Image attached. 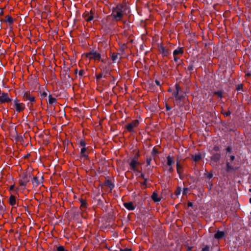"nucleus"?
<instances>
[{
	"label": "nucleus",
	"instance_id": "1",
	"mask_svg": "<svg viewBox=\"0 0 251 251\" xmlns=\"http://www.w3.org/2000/svg\"><path fill=\"white\" fill-rule=\"evenodd\" d=\"M126 9V5L121 3L117 4L115 7H113L111 14L113 21L116 22L122 21Z\"/></svg>",
	"mask_w": 251,
	"mask_h": 251
},
{
	"label": "nucleus",
	"instance_id": "2",
	"mask_svg": "<svg viewBox=\"0 0 251 251\" xmlns=\"http://www.w3.org/2000/svg\"><path fill=\"white\" fill-rule=\"evenodd\" d=\"M31 177V174L30 172H25L21 176V178L19 180V183L20 186L25 188L27 183L30 181Z\"/></svg>",
	"mask_w": 251,
	"mask_h": 251
},
{
	"label": "nucleus",
	"instance_id": "3",
	"mask_svg": "<svg viewBox=\"0 0 251 251\" xmlns=\"http://www.w3.org/2000/svg\"><path fill=\"white\" fill-rule=\"evenodd\" d=\"M23 99L24 101L28 100L30 102V103L29 102L27 103V106L30 109L32 105V103L35 101V97L31 95L29 91H25L23 93Z\"/></svg>",
	"mask_w": 251,
	"mask_h": 251
},
{
	"label": "nucleus",
	"instance_id": "4",
	"mask_svg": "<svg viewBox=\"0 0 251 251\" xmlns=\"http://www.w3.org/2000/svg\"><path fill=\"white\" fill-rule=\"evenodd\" d=\"M61 79L62 83L67 87L71 86V82L73 80L69 73H61Z\"/></svg>",
	"mask_w": 251,
	"mask_h": 251
},
{
	"label": "nucleus",
	"instance_id": "5",
	"mask_svg": "<svg viewBox=\"0 0 251 251\" xmlns=\"http://www.w3.org/2000/svg\"><path fill=\"white\" fill-rule=\"evenodd\" d=\"M86 56L89 58L90 59H94L99 61L101 60L102 62H104L103 60H101V55L100 53L94 50H92L90 52L86 53Z\"/></svg>",
	"mask_w": 251,
	"mask_h": 251
},
{
	"label": "nucleus",
	"instance_id": "6",
	"mask_svg": "<svg viewBox=\"0 0 251 251\" xmlns=\"http://www.w3.org/2000/svg\"><path fill=\"white\" fill-rule=\"evenodd\" d=\"M97 81H99L100 78L102 77H106L107 75L111 76V73L110 70L107 68V67L101 69V73L99 74H96Z\"/></svg>",
	"mask_w": 251,
	"mask_h": 251
},
{
	"label": "nucleus",
	"instance_id": "7",
	"mask_svg": "<svg viewBox=\"0 0 251 251\" xmlns=\"http://www.w3.org/2000/svg\"><path fill=\"white\" fill-rule=\"evenodd\" d=\"M139 124L138 120H135L132 121L131 123L128 124L126 126V128L127 130L131 133L134 132V128L137 127Z\"/></svg>",
	"mask_w": 251,
	"mask_h": 251
},
{
	"label": "nucleus",
	"instance_id": "8",
	"mask_svg": "<svg viewBox=\"0 0 251 251\" xmlns=\"http://www.w3.org/2000/svg\"><path fill=\"white\" fill-rule=\"evenodd\" d=\"M13 102L14 107L17 112H20L25 108V104L23 103H20L17 99H15Z\"/></svg>",
	"mask_w": 251,
	"mask_h": 251
},
{
	"label": "nucleus",
	"instance_id": "9",
	"mask_svg": "<svg viewBox=\"0 0 251 251\" xmlns=\"http://www.w3.org/2000/svg\"><path fill=\"white\" fill-rule=\"evenodd\" d=\"M12 100V99L9 97L7 93L2 92L1 96H0V103H8L11 102Z\"/></svg>",
	"mask_w": 251,
	"mask_h": 251
},
{
	"label": "nucleus",
	"instance_id": "10",
	"mask_svg": "<svg viewBox=\"0 0 251 251\" xmlns=\"http://www.w3.org/2000/svg\"><path fill=\"white\" fill-rule=\"evenodd\" d=\"M94 13L92 10H91L90 12L85 11L83 14V17L87 22H90L94 19Z\"/></svg>",
	"mask_w": 251,
	"mask_h": 251
},
{
	"label": "nucleus",
	"instance_id": "11",
	"mask_svg": "<svg viewBox=\"0 0 251 251\" xmlns=\"http://www.w3.org/2000/svg\"><path fill=\"white\" fill-rule=\"evenodd\" d=\"M87 148L86 147L82 148L80 152V159L85 160L89 159V156L87 151Z\"/></svg>",
	"mask_w": 251,
	"mask_h": 251
},
{
	"label": "nucleus",
	"instance_id": "12",
	"mask_svg": "<svg viewBox=\"0 0 251 251\" xmlns=\"http://www.w3.org/2000/svg\"><path fill=\"white\" fill-rule=\"evenodd\" d=\"M158 50L164 56H167L171 53V51L169 49H166L162 45L158 47Z\"/></svg>",
	"mask_w": 251,
	"mask_h": 251
},
{
	"label": "nucleus",
	"instance_id": "13",
	"mask_svg": "<svg viewBox=\"0 0 251 251\" xmlns=\"http://www.w3.org/2000/svg\"><path fill=\"white\" fill-rule=\"evenodd\" d=\"M221 154L220 153H213L210 157L211 161L214 163H218L220 160Z\"/></svg>",
	"mask_w": 251,
	"mask_h": 251
},
{
	"label": "nucleus",
	"instance_id": "14",
	"mask_svg": "<svg viewBox=\"0 0 251 251\" xmlns=\"http://www.w3.org/2000/svg\"><path fill=\"white\" fill-rule=\"evenodd\" d=\"M139 162L137 161L135 158L132 159L130 162L129 163V165L131 169L134 171H137V169L136 168V165H139Z\"/></svg>",
	"mask_w": 251,
	"mask_h": 251
},
{
	"label": "nucleus",
	"instance_id": "15",
	"mask_svg": "<svg viewBox=\"0 0 251 251\" xmlns=\"http://www.w3.org/2000/svg\"><path fill=\"white\" fill-rule=\"evenodd\" d=\"M237 169V168L233 167L232 165H230V163L227 160L226 161V172L235 171Z\"/></svg>",
	"mask_w": 251,
	"mask_h": 251
},
{
	"label": "nucleus",
	"instance_id": "16",
	"mask_svg": "<svg viewBox=\"0 0 251 251\" xmlns=\"http://www.w3.org/2000/svg\"><path fill=\"white\" fill-rule=\"evenodd\" d=\"M176 165V171H177V174L179 175V177L180 179H183V177L181 175V172H180V169L182 168V167L180 164V163L179 162L178 158H177V159Z\"/></svg>",
	"mask_w": 251,
	"mask_h": 251
},
{
	"label": "nucleus",
	"instance_id": "17",
	"mask_svg": "<svg viewBox=\"0 0 251 251\" xmlns=\"http://www.w3.org/2000/svg\"><path fill=\"white\" fill-rule=\"evenodd\" d=\"M124 205L127 210L130 211L134 210L135 208L132 202H125Z\"/></svg>",
	"mask_w": 251,
	"mask_h": 251
},
{
	"label": "nucleus",
	"instance_id": "18",
	"mask_svg": "<svg viewBox=\"0 0 251 251\" xmlns=\"http://www.w3.org/2000/svg\"><path fill=\"white\" fill-rule=\"evenodd\" d=\"M225 232L218 230L214 235V238L217 240L221 239L225 236Z\"/></svg>",
	"mask_w": 251,
	"mask_h": 251
},
{
	"label": "nucleus",
	"instance_id": "19",
	"mask_svg": "<svg viewBox=\"0 0 251 251\" xmlns=\"http://www.w3.org/2000/svg\"><path fill=\"white\" fill-rule=\"evenodd\" d=\"M42 179L43 177H42L41 179H39L38 177L35 176L33 177L32 182L34 185L38 186L42 182Z\"/></svg>",
	"mask_w": 251,
	"mask_h": 251
},
{
	"label": "nucleus",
	"instance_id": "20",
	"mask_svg": "<svg viewBox=\"0 0 251 251\" xmlns=\"http://www.w3.org/2000/svg\"><path fill=\"white\" fill-rule=\"evenodd\" d=\"M104 185L108 187L110 190H112L115 187L114 184L110 179H106L104 182Z\"/></svg>",
	"mask_w": 251,
	"mask_h": 251
},
{
	"label": "nucleus",
	"instance_id": "21",
	"mask_svg": "<svg viewBox=\"0 0 251 251\" xmlns=\"http://www.w3.org/2000/svg\"><path fill=\"white\" fill-rule=\"evenodd\" d=\"M9 204L12 206H14L16 204V198L14 195H11L10 196L9 199Z\"/></svg>",
	"mask_w": 251,
	"mask_h": 251
},
{
	"label": "nucleus",
	"instance_id": "22",
	"mask_svg": "<svg viewBox=\"0 0 251 251\" xmlns=\"http://www.w3.org/2000/svg\"><path fill=\"white\" fill-rule=\"evenodd\" d=\"M183 53V50L182 48H178L175 50L173 52L174 56H176L178 54H182Z\"/></svg>",
	"mask_w": 251,
	"mask_h": 251
},
{
	"label": "nucleus",
	"instance_id": "23",
	"mask_svg": "<svg viewBox=\"0 0 251 251\" xmlns=\"http://www.w3.org/2000/svg\"><path fill=\"white\" fill-rule=\"evenodd\" d=\"M151 199L154 202H159L160 201L161 199L158 198V194L155 192H154L151 195Z\"/></svg>",
	"mask_w": 251,
	"mask_h": 251
},
{
	"label": "nucleus",
	"instance_id": "24",
	"mask_svg": "<svg viewBox=\"0 0 251 251\" xmlns=\"http://www.w3.org/2000/svg\"><path fill=\"white\" fill-rule=\"evenodd\" d=\"M56 102H57V100L55 98H53L52 97V95H50L49 96V101H48L49 104H52L55 103Z\"/></svg>",
	"mask_w": 251,
	"mask_h": 251
},
{
	"label": "nucleus",
	"instance_id": "25",
	"mask_svg": "<svg viewBox=\"0 0 251 251\" xmlns=\"http://www.w3.org/2000/svg\"><path fill=\"white\" fill-rule=\"evenodd\" d=\"M214 249V248H211L210 249L209 245H205L202 248L201 251H213ZM217 251H220V249L217 248Z\"/></svg>",
	"mask_w": 251,
	"mask_h": 251
},
{
	"label": "nucleus",
	"instance_id": "26",
	"mask_svg": "<svg viewBox=\"0 0 251 251\" xmlns=\"http://www.w3.org/2000/svg\"><path fill=\"white\" fill-rule=\"evenodd\" d=\"M119 53H111L110 57L113 61V62H116L118 58V55Z\"/></svg>",
	"mask_w": 251,
	"mask_h": 251
},
{
	"label": "nucleus",
	"instance_id": "27",
	"mask_svg": "<svg viewBox=\"0 0 251 251\" xmlns=\"http://www.w3.org/2000/svg\"><path fill=\"white\" fill-rule=\"evenodd\" d=\"M185 94L184 93H181V92L179 93L178 96L176 100L178 102H180L183 98H184Z\"/></svg>",
	"mask_w": 251,
	"mask_h": 251
},
{
	"label": "nucleus",
	"instance_id": "28",
	"mask_svg": "<svg viewBox=\"0 0 251 251\" xmlns=\"http://www.w3.org/2000/svg\"><path fill=\"white\" fill-rule=\"evenodd\" d=\"M167 165L169 166H172L173 163H174V161L173 159V158L170 156H168L167 157Z\"/></svg>",
	"mask_w": 251,
	"mask_h": 251
},
{
	"label": "nucleus",
	"instance_id": "29",
	"mask_svg": "<svg viewBox=\"0 0 251 251\" xmlns=\"http://www.w3.org/2000/svg\"><path fill=\"white\" fill-rule=\"evenodd\" d=\"M192 158L195 161H199L201 159V155L200 154H195L192 156Z\"/></svg>",
	"mask_w": 251,
	"mask_h": 251
},
{
	"label": "nucleus",
	"instance_id": "30",
	"mask_svg": "<svg viewBox=\"0 0 251 251\" xmlns=\"http://www.w3.org/2000/svg\"><path fill=\"white\" fill-rule=\"evenodd\" d=\"M4 22L8 23L9 24H12L13 23L14 21L13 18L11 16L8 15L6 17V20H4Z\"/></svg>",
	"mask_w": 251,
	"mask_h": 251
},
{
	"label": "nucleus",
	"instance_id": "31",
	"mask_svg": "<svg viewBox=\"0 0 251 251\" xmlns=\"http://www.w3.org/2000/svg\"><path fill=\"white\" fill-rule=\"evenodd\" d=\"M5 211V207L4 205L3 202L1 201V200L0 199V212H3Z\"/></svg>",
	"mask_w": 251,
	"mask_h": 251
},
{
	"label": "nucleus",
	"instance_id": "32",
	"mask_svg": "<svg viewBox=\"0 0 251 251\" xmlns=\"http://www.w3.org/2000/svg\"><path fill=\"white\" fill-rule=\"evenodd\" d=\"M194 69V66L193 64H190V65H189V66L187 67V71H189L190 73H188L187 72H186V73L187 74H192V71Z\"/></svg>",
	"mask_w": 251,
	"mask_h": 251
},
{
	"label": "nucleus",
	"instance_id": "33",
	"mask_svg": "<svg viewBox=\"0 0 251 251\" xmlns=\"http://www.w3.org/2000/svg\"><path fill=\"white\" fill-rule=\"evenodd\" d=\"M80 203L82 208H85L87 207V202L85 200L81 199L80 200Z\"/></svg>",
	"mask_w": 251,
	"mask_h": 251
},
{
	"label": "nucleus",
	"instance_id": "34",
	"mask_svg": "<svg viewBox=\"0 0 251 251\" xmlns=\"http://www.w3.org/2000/svg\"><path fill=\"white\" fill-rule=\"evenodd\" d=\"M181 192V188L180 187H178L175 192V195L176 196H178L180 194Z\"/></svg>",
	"mask_w": 251,
	"mask_h": 251
},
{
	"label": "nucleus",
	"instance_id": "35",
	"mask_svg": "<svg viewBox=\"0 0 251 251\" xmlns=\"http://www.w3.org/2000/svg\"><path fill=\"white\" fill-rule=\"evenodd\" d=\"M79 145L82 147V148L85 147L86 143L84 140H80L79 142Z\"/></svg>",
	"mask_w": 251,
	"mask_h": 251
},
{
	"label": "nucleus",
	"instance_id": "36",
	"mask_svg": "<svg viewBox=\"0 0 251 251\" xmlns=\"http://www.w3.org/2000/svg\"><path fill=\"white\" fill-rule=\"evenodd\" d=\"M158 153H159V152L157 151V150L155 147H154L152 149V151H151V154H152V155L154 156V155L158 154Z\"/></svg>",
	"mask_w": 251,
	"mask_h": 251
},
{
	"label": "nucleus",
	"instance_id": "37",
	"mask_svg": "<svg viewBox=\"0 0 251 251\" xmlns=\"http://www.w3.org/2000/svg\"><path fill=\"white\" fill-rule=\"evenodd\" d=\"M214 95H217L220 98H222V96H223V93L221 91H218L215 92Z\"/></svg>",
	"mask_w": 251,
	"mask_h": 251
},
{
	"label": "nucleus",
	"instance_id": "38",
	"mask_svg": "<svg viewBox=\"0 0 251 251\" xmlns=\"http://www.w3.org/2000/svg\"><path fill=\"white\" fill-rule=\"evenodd\" d=\"M56 251H68L65 250L63 246H60L57 248Z\"/></svg>",
	"mask_w": 251,
	"mask_h": 251
},
{
	"label": "nucleus",
	"instance_id": "39",
	"mask_svg": "<svg viewBox=\"0 0 251 251\" xmlns=\"http://www.w3.org/2000/svg\"><path fill=\"white\" fill-rule=\"evenodd\" d=\"M221 112L225 117L229 116L231 114V112L229 110H228L227 112H225L224 111H222Z\"/></svg>",
	"mask_w": 251,
	"mask_h": 251
},
{
	"label": "nucleus",
	"instance_id": "40",
	"mask_svg": "<svg viewBox=\"0 0 251 251\" xmlns=\"http://www.w3.org/2000/svg\"><path fill=\"white\" fill-rule=\"evenodd\" d=\"M204 175H205V176H206L207 178H208L209 179H210L211 178H212L213 176V174L211 173H205Z\"/></svg>",
	"mask_w": 251,
	"mask_h": 251
},
{
	"label": "nucleus",
	"instance_id": "41",
	"mask_svg": "<svg viewBox=\"0 0 251 251\" xmlns=\"http://www.w3.org/2000/svg\"><path fill=\"white\" fill-rule=\"evenodd\" d=\"M152 160L151 157H147L146 158V162L148 166H149L151 165V161Z\"/></svg>",
	"mask_w": 251,
	"mask_h": 251
},
{
	"label": "nucleus",
	"instance_id": "42",
	"mask_svg": "<svg viewBox=\"0 0 251 251\" xmlns=\"http://www.w3.org/2000/svg\"><path fill=\"white\" fill-rule=\"evenodd\" d=\"M176 90V92H178L179 93H180L181 91V88L179 86L178 84H176L175 85Z\"/></svg>",
	"mask_w": 251,
	"mask_h": 251
},
{
	"label": "nucleus",
	"instance_id": "43",
	"mask_svg": "<svg viewBox=\"0 0 251 251\" xmlns=\"http://www.w3.org/2000/svg\"><path fill=\"white\" fill-rule=\"evenodd\" d=\"M242 89H243V85L242 84H240L237 86L236 90L238 91H242Z\"/></svg>",
	"mask_w": 251,
	"mask_h": 251
},
{
	"label": "nucleus",
	"instance_id": "44",
	"mask_svg": "<svg viewBox=\"0 0 251 251\" xmlns=\"http://www.w3.org/2000/svg\"><path fill=\"white\" fill-rule=\"evenodd\" d=\"M220 150V148L219 146H215L213 148V151H218Z\"/></svg>",
	"mask_w": 251,
	"mask_h": 251
},
{
	"label": "nucleus",
	"instance_id": "45",
	"mask_svg": "<svg viewBox=\"0 0 251 251\" xmlns=\"http://www.w3.org/2000/svg\"><path fill=\"white\" fill-rule=\"evenodd\" d=\"M188 191H189L188 188H184L183 192H182L183 195H186Z\"/></svg>",
	"mask_w": 251,
	"mask_h": 251
},
{
	"label": "nucleus",
	"instance_id": "46",
	"mask_svg": "<svg viewBox=\"0 0 251 251\" xmlns=\"http://www.w3.org/2000/svg\"><path fill=\"white\" fill-rule=\"evenodd\" d=\"M116 80V78L114 76H111V83H112L113 84H115Z\"/></svg>",
	"mask_w": 251,
	"mask_h": 251
},
{
	"label": "nucleus",
	"instance_id": "47",
	"mask_svg": "<svg viewBox=\"0 0 251 251\" xmlns=\"http://www.w3.org/2000/svg\"><path fill=\"white\" fill-rule=\"evenodd\" d=\"M179 93L178 92H176V91H175L173 93V95L174 96V97H175L176 98V100L177 98V97L178 96Z\"/></svg>",
	"mask_w": 251,
	"mask_h": 251
},
{
	"label": "nucleus",
	"instance_id": "48",
	"mask_svg": "<svg viewBox=\"0 0 251 251\" xmlns=\"http://www.w3.org/2000/svg\"><path fill=\"white\" fill-rule=\"evenodd\" d=\"M245 75L246 77H249L251 76V72L248 71L245 72Z\"/></svg>",
	"mask_w": 251,
	"mask_h": 251
},
{
	"label": "nucleus",
	"instance_id": "49",
	"mask_svg": "<svg viewBox=\"0 0 251 251\" xmlns=\"http://www.w3.org/2000/svg\"><path fill=\"white\" fill-rule=\"evenodd\" d=\"M70 68L69 67H67L65 69H64L62 71H61V73H69V72L70 71Z\"/></svg>",
	"mask_w": 251,
	"mask_h": 251
},
{
	"label": "nucleus",
	"instance_id": "50",
	"mask_svg": "<svg viewBox=\"0 0 251 251\" xmlns=\"http://www.w3.org/2000/svg\"><path fill=\"white\" fill-rule=\"evenodd\" d=\"M120 251H132L131 249L129 248H125V249H120Z\"/></svg>",
	"mask_w": 251,
	"mask_h": 251
},
{
	"label": "nucleus",
	"instance_id": "51",
	"mask_svg": "<svg viewBox=\"0 0 251 251\" xmlns=\"http://www.w3.org/2000/svg\"><path fill=\"white\" fill-rule=\"evenodd\" d=\"M85 74V71L84 70H81L79 71V76H82Z\"/></svg>",
	"mask_w": 251,
	"mask_h": 251
},
{
	"label": "nucleus",
	"instance_id": "52",
	"mask_svg": "<svg viewBox=\"0 0 251 251\" xmlns=\"http://www.w3.org/2000/svg\"><path fill=\"white\" fill-rule=\"evenodd\" d=\"M137 172L139 173H140L141 174V175H140V176L143 178V179L144 178H146L145 177V175L144 174H143L141 171H139V170H137V171H136Z\"/></svg>",
	"mask_w": 251,
	"mask_h": 251
},
{
	"label": "nucleus",
	"instance_id": "53",
	"mask_svg": "<svg viewBox=\"0 0 251 251\" xmlns=\"http://www.w3.org/2000/svg\"><path fill=\"white\" fill-rule=\"evenodd\" d=\"M226 151L227 152H230L232 151V148L230 146H228L226 149Z\"/></svg>",
	"mask_w": 251,
	"mask_h": 251
},
{
	"label": "nucleus",
	"instance_id": "54",
	"mask_svg": "<svg viewBox=\"0 0 251 251\" xmlns=\"http://www.w3.org/2000/svg\"><path fill=\"white\" fill-rule=\"evenodd\" d=\"M47 96V93L46 92H43L41 94V97L43 98H46Z\"/></svg>",
	"mask_w": 251,
	"mask_h": 251
},
{
	"label": "nucleus",
	"instance_id": "55",
	"mask_svg": "<svg viewBox=\"0 0 251 251\" xmlns=\"http://www.w3.org/2000/svg\"><path fill=\"white\" fill-rule=\"evenodd\" d=\"M165 107H166V109L167 111H169V110H170L172 109V107H170L167 104H166Z\"/></svg>",
	"mask_w": 251,
	"mask_h": 251
},
{
	"label": "nucleus",
	"instance_id": "56",
	"mask_svg": "<svg viewBox=\"0 0 251 251\" xmlns=\"http://www.w3.org/2000/svg\"><path fill=\"white\" fill-rule=\"evenodd\" d=\"M229 158H230V161H233L234 159H235V156L233 155H231L230 156H229Z\"/></svg>",
	"mask_w": 251,
	"mask_h": 251
},
{
	"label": "nucleus",
	"instance_id": "57",
	"mask_svg": "<svg viewBox=\"0 0 251 251\" xmlns=\"http://www.w3.org/2000/svg\"><path fill=\"white\" fill-rule=\"evenodd\" d=\"M144 182H142V183H141V184H142V185H146V184H147V181H148V178H144Z\"/></svg>",
	"mask_w": 251,
	"mask_h": 251
},
{
	"label": "nucleus",
	"instance_id": "58",
	"mask_svg": "<svg viewBox=\"0 0 251 251\" xmlns=\"http://www.w3.org/2000/svg\"><path fill=\"white\" fill-rule=\"evenodd\" d=\"M174 171V169L172 166H169V168L168 169V172L170 173H172Z\"/></svg>",
	"mask_w": 251,
	"mask_h": 251
},
{
	"label": "nucleus",
	"instance_id": "59",
	"mask_svg": "<svg viewBox=\"0 0 251 251\" xmlns=\"http://www.w3.org/2000/svg\"><path fill=\"white\" fill-rule=\"evenodd\" d=\"M98 205H102L103 204V201L100 199H99L98 200Z\"/></svg>",
	"mask_w": 251,
	"mask_h": 251
},
{
	"label": "nucleus",
	"instance_id": "60",
	"mask_svg": "<svg viewBox=\"0 0 251 251\" xmlns=\"http://www.w3.org/2000/svg\"><path fill=\"white\" fill-rule=\"evenodd\" d=\"M208 184H209V187H208L209 190H211V188H212V186H213V184H212V183L211 182H210V181H208Z\"/></svg>",
	"mask_w": 251,
	"mask_h": 251
},
{
	"label": "nucleus",
	"instance_id": "61",
	"mask_svg": "<svg viewBox=\"0 0 251 251\" xmlns=\"http://www.w3.org/2000/svg\"><path fill=\"white\" fill-rule=\"evenodd\" d=\"M155 83L158 86H160L161 85L160 81L158 80H155Z\"/></svg>",
	"mask_w": 251,
	"mask_h": 251
},
{
	"label": "nucleus",
	"instance_id": "62",
	"mask_svg": "<svg viewBox=\"0 0 251 251\" xmlns=\"http://www.w3.org/2000/svg\"><path fill=\"white\" fill-rule=\"evenodd\" d=\"M174 61L176 62L178 59H179V58L177 57L176 56H174Z\"/></svg>",
	"mask_w": 251,
	"mask_h": 251
},
{
	"label": "nucleus",
	"instance_id": "63",
	"mask_svg": "<svg viewBox=\"0 0 251 251\" xmlns=\"http://www.w3.org/2000/svg\"><path fill=\"white\" fill-rule=\"evenodd\" d=\"M174 1H175L176 2H183L185 0H173Z\"/></svg>",
	"mask_w": 251,
	"mask_h": 251
},
{
	"label": "nucleus",
	"instance_id": "64",
	"mask_svg": "<svg viewBox=\"0 0 251 251\" xmlns=\"http://www.w3.org/2000/svg\"><path fill=\"white\" fill-rule=\"evenodd\" d=\"M193 206V203L192 202H189L188 203V207H192Z\"/></svg>",
	"mask_w": 251,
	"mask_h": 251
}]
</instances>
